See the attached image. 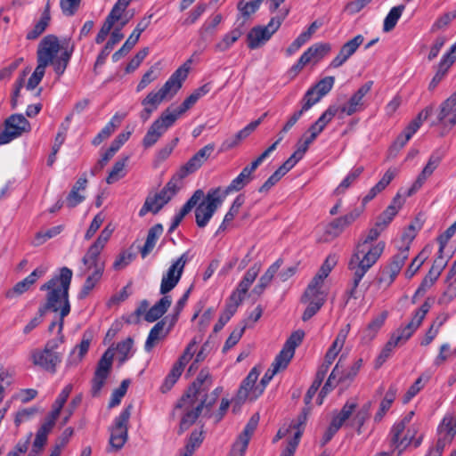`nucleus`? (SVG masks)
Returning a JSON list of instances; mask_svg holds the SVG:
<instances>
[{
  "label": "nucleus",
  "mask_w": 456,
  "mask_h": 456,
  "mask_svg": "<svg viewBox=\"0 0 456 456\" xmlns=\"http://www.w3.org/2000/svg\"><path fill=\"white\" fill-rule=\"evenodd\" d=\"M383 231V228L375 224L359 239L347 265L352 273V280L346 291L349 298L358 297L357 288L361 281L382 256L386 243L376 240Z\"/></svg>",
  "instance_id": "obj_1"
},
{
  "label": "nucleus",
  "mask_w": 456,
  "mask_h": 456,
  "mask_svg": "<svg viewBox=\"0 0 456 456\" xmlns=\"http://www.w3.org/2000/svg\"><path fill=\"white\" fill-rule=\"evenodd\" d=\"M73 273L68 267L60 269L59 274L53 276L47 282L40 287V290L47 291L46 302L44 305L45 313L47 310L60 312L58 320L53 321L49 325V331H53L55 326H58V333L61 334L63 329V319L70 313V304L69 300V290L72 280Z\"/></svg>",
  "instance_id": "obj_2"
},
{
  "label": "nucleus",
  "mask_w": 456,
  "mask_h": 456,
  "mask_svg": "<svg viewBox=\"0 0 456 456\" xmlns=\"http://www.w3.org/2000/svg\"><path fill=\"white\" fill-rule=\"evenodd\" d=\"M189 68L186 64L179 67L166 81L159 91L150 92L144 99L142 100V110L140 112V118L146 122L151 114L157 110L160 103L172 98L182 87L183 82L186 79Z\"/></svg>",
  "instance_id": "obj_3"
},
{
  "label": "nucleus",
  "mask_w": 456,
  "mask_h": 456,
  "mask_svg": "<svg viewBox=\"0 0 456 456\" xmlns=\"http://www.w3.org/2000/svg\"><path fill=\"white\" fill-rule=\"evenodd\" d=\"M430 309L431 303L429 302V298H428L421 306L415 311L409 323L398 328L391 334L389 340L387 342L377 358V367L381 366L391 356L393 350L397 346L404 344L413 335Z\"/></svg>",
  "instance_id": "obj_4"
},
{
  "label": "nucleus",
  "mask_w": 456,
  "mask_h": 456,
  "mask_svg": "<svg viewBox=\"0 0 456 456\" xmlns=\"http://www.w3.org/2000/svg\"><path fill=\"white\" fill-rule=\"evenodd\" d=\"M60 50L58 37L47 35L41 40L37 51V62L45 68L52 65L59 77L65 72L72 54V50H65L57 56Z\"/></svg>",
  "instance_id": "obj_5"
},
{
  "label": "nucleus",
  "mask_w": 456,
  "mask_h": 456,
  "mask_svg": "<svg viewBox=\"0 0 456 456\" xmlns=\"http://www.w3.org/2000/svg\"><path fill=\"white\" fill-rule=\"evenodd\" d=\"M62 343V338L50 339L45 345L44 349H35L31 352V359L35 365L55 373L57 366L61 363L62 356L56 349Z\"/></svg>",
  "instance_id": "obj_6"
},
{
  "label": "nucleus",
  "mask_w": 456,
  "mask_h": 456,
  "mask_svg": "<svg viewBox=\"0 0 456 456\" xmlns=\"http://www.w3.org/2000/svg\"><path fill=\"white\" fill-rule=\"evenodd\" d=\"M132 405H128L117 416L110 428V436L108 452L119 451L128 438L127 425L131 415Z\"/></svg>",
  "instance_id": "obj_7"
},
{
  "label": "nucleus",
  "mask_w": 456,
  "mask_h": 456,
  "mask_svg": "<svg viewBox=\"0 0 456 456\" xmlns=\"http://www.w3.org/2000/svg\"><path fill=\"white\" fill-rule=\"evenodd\" d=\"M223 201L220 187L211 189L208 192L205 200L200 202L195 209L196 224L200 228H203L208 224Z\"/></svg>",
  "instance_id": "obj_8"
},
{
  "label": "nucleus",
  "mask_w": 456,
  "mask_h": 456,
  "mask_svg": "<svg viewBox=\"0 0 456 456\" xmlns=\"http://www.w3.org/2000/svg\"><path fill=\"white\" fill-rule=\"evenodd\" d=\"M179 191L175 179H171L165 187L155 195H149L139 210V216H144L148 212L157 214Z\"/></svg>",
  "instance_id": "obj_9"
},
{
  "label": "nucleus",
  "mask_w": 456,
  "mask_h": 456,
  "mask_svg": "<svg viewBox=\"0 0 456 456\" xmlns=\"http://www.w3.org/2000/svg\"><path fill=\"white\" fill-rule=\"evenodd\" d=\"M288 11L285 12L287 15ZM284 17H273L265 27H254L247 36L248 46L250 49H256L265 44L280 28Z\"/></svg>",
  "instance_id": "obj_10"
},
{
  "label": "nucleus",
  "mask_w": 456,
  "mask_h": 456,
  "mask_svg": "<svg viewBox=\"0 0 456 456\" xmlns=\"http://www.w3.org/2000/svg\"><path fill=\"white\" fill-rule=\"evenodd\" d=\"M30 130V124L22 114H12L4 121V128L0 132V145L7 144L12 140Z\"/></svg>",
  "instance_id": "obj_11"
},
{
  "label": "nucleus",
  "mask_w": 456,
  "mask_h": 456,
  "mask_svg": "<svg viewBox=\"0 0 456 456\" xmlns=\"http://www.w3.org/2000/svg\"><path fill=\"white\" fill-rule=\"evenodd\" d=\"M188 260V252H185L172 263L167 271L163 274L159 289L160 294L167 295L177 285Z\"/></svg>",
  "instance_id": "obj_12"
},
{
  "label": "nucleus",
  "mask_w": 456,
  "mask_h": 456,
  "mask_svg": "<svg viewBox=\"0 0 456 456\" xmlns=\"http://www.w3.org/2000/svg\"><path fill=\"white\" fill-rule=\"evenodd\" d=\"M414 411H409L401 419L396 421L391 428L387 439L388 444L393 450H398L396 456H400L402 452L409 446L407 437H402L407 425L411 421Z\"/></svg>",
  "instance_id": "obj_13"
},
{
  "label": "nucleus",
  "mask_w": 456,
  "mask_h": 456,
  "mask_svg": "<svg viewBox=\"0 0 456 456\" xmlns=\"http://www.w3.org/2000/svg\"><path fill=\"white\" fill-rule=\"evenodd\" d=\"M212 384L211 376L208 370L202 369L196 380L189 387L187 393L177 403L178 407L187 404H193L195 399L199 397L209 388Z\"/></svg>",
  "instance_id": "obj_14"
},
{
  "label": "nucleus",
  "mask_w": 456,
  "mask_h": 456,
  "mask_svg": "<svg viewBox=\"0 0 456 456\" xmlns=\"http://www.w3.org/2000/svg\"><path fill=\"white\" fill-rule=\"evenodd\" d=\"M173 126L174 119L162 112L161 115L150 126L142 138L143 147L146 149L152 147Z\"/></svg>",
  "instance_id": "obj_15"
},
{
  "label": "nucleus",
  "mask_w": 456,
  "mask_h": 456,
  "mask_svg": "<svg viewBox=\"0 0 456 456\" xmlns=\"http://www.w3.org/2000/svg\"><path fill=\"white\" fill-rule=\"evenodd\" d=\"M373 82L368 81L350 97L348 102L343 106H338L339 118H343V114L351 116L364 109L363 98L370 91Z\"/></svg>",
  "instance_id": "obj_16"
},
{
  "label": "nucleus",
  "mask_w": 456,
  "mask_h": 456,
  "mask_svg": "<svg viewBox=\"0 0 456 456\" xmlns=\"http://www.w3.org/2000/svg\"><path fill=\"white\" fill-rule=\"evenodd\" d=\"M152 14L143 17L136 25L134 31L131 33L129 37L126 39L122 47L113 53L112 61L117 62L119 59L126 54L138 42L141 34L149 27L152 18Z\"/></svg>",
  "instance_id": "obj_17"
},
{
  "label": "nucleus",
  "mask_w": 456,
  "mask_h": 456,
  "mask_svg": "<svg viewBox=\"0 0 456 456\" xmlns=\"http://www.w3.org/2000/svg\"><path fill=\"white\" fill-rule=\"evenodd\" d=\"M364 37L362 35H357L354 38L346 42L340 48L337 56L330 61V67L338 69L344 65L362 45Z\"/></svg>",
  "instance_id": "obj_18"
},
{
  "label": "nucleus",
  "mask_w": 456,
  "mask_h": 456,
  "mask_svg": "<svg viewBox=\"0 0 456 456\" xmlns=\"http://www.w3.org/2000/svg\"><path fill=\"white\" fill-rule=\"evenodd\" d=\"M259 374L260 370L257 367H253L248 372V376L242 380L237 393V400L239 402H244L248 398L251 401H254L257 398L255 397L254 390L257 386L256 385V382Z\"/></svg>",
  "instance_id": "obj_19"
},
{
  "label": "nucleus",
  "mask_w": 456,
  "mask_h": 456,
  "mask_svg": "<svg viewBox=\"0 0 456 456\" xmlns=\"http://www.w3.org/2000/svg\"><path fill=\"white\" fill-rule=\"evenodd\" d=\"M360 216V212L354 209L346 215L334 219L325 228V233L331 238H336L342 233V232L353 224Z\"/></svg>",
  "instance_id": "obj_20"
},
{
  "label": "nucleus",
  "mask_w": 456,
  "mask_h": 456,
  "mask_svg": "<svg viewBox=\"0 0 456 456\" xmlns=\"http://www.w3.org/2000/svg\"><path fill=\"white\" fill-rule=\"evenodd\" d=\"M83 266L80 268V274L86 275L90 273L91 269H94L93 277L102 278L105 269V263L100 257V255L87 249L82 258Z\"/></svg>",
  "instance_id": "obj_21"
},
{
  "label": "nucleus",
  "mask_w": 456,
  "mask_h": 456,
  "mask_svg": "<svg viewBox=\"0 0 456 456\" xmlns=\"http://www.w3.org/2000/svg\"><path fill=\"white\" fill-rule=\"evenodd\" d=\"M441 162V158L437 154H432L427 165L424 167L420 174L418 175L411 187L407 191V196H411L419 191L427 179L434 173Z\"/></svg>",
  "instance_id": "obj_22"
},
{
  "label": "nucleus",
  "mask_w": 456,
  "mask_h": 456,
  "mask_svg": "<svg viewBox=\"0 0 456 456\" xmlns=\"http://www.w3.org/2000/svg\"><path fill=\"white\" fill-rule=\"evenodd\" d=\"M304 337L305 332L302 330H297L292 332L286 340L277 357L289 365L290 360L294 356L296 348L302 343Z\"/></svg>",
  "instance_id": "obj_23"
},
{
  "label": "nucleus",
  "mask_w": 456,
  "mask_h": 456,
  "mask_svg": "<svg viewBox=\"0 0 456 456\" xmlns=\"http://www.w3.org/2000/svg\"><path fill=\"white\" fill-rule=\"evenodd\" d=\"M440 260L441 262L439 264H437V260L435 261L428 273L422 280L420 285L415 291V294L412 297L413 303L415 302V298L419 296H423L426 293V291L433 286V284L440 276L443 267L444 265L442 257H440Z\"/></svg>",
  "instance_id": "obj_24"
},
{
  "label": "nucleus",
  "mask_w": 456,
  "mask_h": 456,
  "mask_svg": "<svg viewBox=\"0 0 456 456\" xmlns=\"http://www.w3.org/2000/svg\"><path fill=\"white\" fill-rule=\"evenodd\" d=\"M437 123L449 128L456 125V102L446 99L441 103L437 114Z\"/></svg>",
  "instance_id": "obj_25"
},
{
  "label": "nucleus",
  "mask_w": 456,
  "mask_h": 456,
  "mask_svg": "<svg viewBox=\"0 0 456 456\" xmlns=\"http://www.w3.org/2000/svg\"><path fill=\"white\" fill-rule=\"evenodd\" d=\"M47 272V267L40 265L22 281L17 282L10 293L20 296L27 292L38 279L42 278Z\"/></svg>",
  "instance_id": "obj_26"
},
{
  "label": "nucleus",
  "mask_w": 456,
  "mask_h": 456,
  "mask_svg": "<svg viewBox=\"0 0 456 456\" xmlns=\"http://www.w3.org/2000/svg\"><path fill=\"white\" fill-rule=\"evenodd\" d=\"M204 197L202 190H197L194 191L192 196L185 202L180 211L174 216L171 225L168 229V232H173L177 226L180 224L183 217L197 206L199 201Z\"/></svg>",
  "instance_id": "obj_27"
},
{
  "label": "nucleus",
  "mask_w": 456,
  "mask_h": 456,
  "mask_svg": "<svg viewBox=\"0 0 456 456\" xmlns=\"http://www.w3.org/2000/svg\"><path fill=\"white\" fill-rule=\"evenodd\" d=\"M288 364L284 362L282 360L275 357L273 362L272 363L271 368H269L263 378L261 379L260 384L257 385L255 388V397H259L265 391L267 384L272 380L273 376L280 370L286 369Z\"/></svg>",
  "instance_id": "obj_28"
},
{
  "label": "nucleus",
  "mask_w": 456,
  "mask_h": 456,
  "mask_svg": "<svg viewBox=\"0 0 456 456\" xmlns=\"http://www.w3.org/2000/svg\"><path fill=\"white\" fill-rule=\"evenodd\" d=\"M171 303V297L165 294L146 312L144 319L149 322H153L159 320L170 307Z\"/></svg>",
  "instance_id": "obj_29"
},
{
  "label": "nucleus",
  "mask_w": 456,
  "mask_h": 456,
  "mask_svg": "<svg viewBox=\"0 0 456 456\" xmlns=\"http://www.w3.org/2000/svg\"><path fill=\"white\" fill-rule=\"evenodd\" d=\"M199 399H195L193 404H187L185 406L180 407L184 410V414L181 419L180 428L182 429H186L190 426H191L199 418L200 414L202 412V404H199ZM176 408H179L176 405Z\"/></svg>",
  "instance_id": "obj_30"
},
{
  "label": "nucleus",
  "mask_w": 456,
  "mask_h": 456,
  "mask_svg": "<svg viewBox=\"0 0 456 456\" xmlns=\"http://www.w3.org/2000/svg\"><path fill=\"white\" fill-rule=\"evenodd\" d=\"M281 265V259H278L273 265H271L266 272L259 279L258 284L255 286L252 293L258 297L262 295L265 288L271 283L273 276L278 272Z\"/></svg>",
  "instance_id": "obj_31"
},
{
  "label": "nucleus",
  "mask_w": 456,
  "mask_h": 456,
  "mask_svg": "<svg viewBox=\"0 0 456 456\" xmlns=\"http://www.w3.org/2000/svg\"><path fill=\"white\" fill-rule=\"evenodd\" d=\"M50 20V2L48 1L41 14L40 20L35 24L34 28L27 33L26 38L28 40L37 39L45 32L49 25Z\"/></svg>",
  "instance_id": "obj_32"
},
{
  "label": "nucleus",
  "mask_w": 456,
  "mask_h": 456,
  "mask_svg": "<svg viewBox=\"0 0 456 456\" xmlns=\"http://www.w3.org/2000/svg\"><path fill=\"white\" fill-rule=\"evenodd\" d=\"M163 232V226L160 224H157L150 228L146 241L143 247L141 248V255L142 258H145L154 248L157 240Z\"/></svg>",
  "instance_id": "obj_33"
},
{
  "label": "nucleus",
  "mask_w": 456,
  "mask_h": 456,
  "mask_svg": "<svg viewBox=\"0 0 456 456\" xmlns=\"http://www.w3.org/2000/svg\"><path fill=\"white\" fill-rule=\"evenodd\" d=\"M364 168L362 166L354 167L346 175V176L341 181L338 186L335 189L334 193L337 195L343 194L350 188L354 183L357 182Z\"/></svg>",
  "instance_id": "obj_34"
},
{
  "label": "nucleus",
  "mask_w": 456,
  "mask_h": 456,
  "mask_svg": "<svg viewBox=\"0 0 456 456\" xmlns=\"http://www.w3.org/2000/svg\"><path fill=\"white\" fill-rule=\"evenodd\" d=\"M129 160V156H123L113 165L109 175L106 178L108 184H112L126 175V167Z\"/></svg>",
  "instance_id": "obj_35"
},
{
  "label": "nucleus",
  "mask_w": 456,
  "mask_h": 456,
  "mask_svg": "<svg viewBox=\"0 0 456 456\" xmlns=\"http://www.w3.org/2000/svg\"><path fill=\"white\" fill-rule=\"evenodd\" d=\"M242 31L240 28H234L225 34L222 39L215 45L217 52H225L241 37Z\"/></svg>",
  "instance_id": "obj_36"
},
{
  "label": "nucleus",
  "mask_w": 456,
  "mask_h": 456,
  "mask_svg": "<svg viewBox=\"0 0 456 456\" xmlns=\"http://www.w3.org/2000/svg\"><path fill=\"white\" fill-rule=\"evenodd\" d=\"M191 290V287L189 288L183 293V295L179 298V300L176 302V304L174 307V310H173V314L171 315H168L166 317V320H168V329H167V332H168L172 329V327L175 324V322H177L181 312L183 311L185 305L187 304Z\"/></svg>",
  "instance_id": "obj_37"
},
{
  "label": "nucleus",
  "mask_w": 456,
  "mask_h": 456,
  "mask_svg": "<svg viewBox=\"0 0 456 456\" xmlns=\"http://www.w3.org/2000/svg\"><path fill=\"white\" fill-rule=\"evenodd\" d=\"M370 403L368 402L364 403L355 413L354 416L350 425L352 427L356 428V432L358 435L362 434V428L366 422V420L370 418Z\"/></svg>",
  "instance_id": "obj_38"
},
{
  "label": "nucleus",
  "mask_w": 456,
  "mask_h": 456,
  "mask_svg": "<svg viewBox=\"0 0 456 456\" xmlns=\"http://www.w3.org/2000/svg\"><path fill=\"white\" fill-rule=\"evenodd\" d=\"M404 9L405 6L403 4H400L391 8V10L389 11V12L387 13L384 20L383 30L385 32H389L395 27Z\"/></svg>",
  "instance_id": "obj_39"
},
{
  "label": "nucleus",
  "mask_w": 456,
  "mask_h": 456,
  "mask_svg": "<svg viewBox=\"0 0 456 456\" xmlns=\"http://www.w3.org/2000/svg\"><path fill=\"white\" fill-rule=\"evenodd\" d=\"M325 369H326V367L318 369L316 375H315V379H314L313 384L311 385V387L308 388V390L305 395L304 401H305V404H309L311 403L312 399L314 398L316 392L320 388V387L328 372L327 370H325Z\"/></svg>",
  "instance_id": "obj_40"
},
{
  "label": "nucleus",
  "mask_w": 456,
  "mask_h": 456,
  "mask_svg": "<svg viewBox=\"0 0 456 456\" xmlns=\"http://www.w3.org/2000/svg\"><path fill=\"white\" fill-rule=\"evenodd\" d=\"M203 442L201 431L194 430L191 433L189 439L184 446V451L181 456H191L194 451L200 446Z\"/></svg>",
  "instance_id": "obj_41"
},
{
  "label": "nucleus",
  "mask_w": 456,
  "mask_h": 456,
  "mask_svg": "<svg viewBox=\"0 0 456 456\" xmlns=\"http://www.w3.org/2000/svg\"><path fill=\"white\" fill-rule=\"evenodd\" d=\"M183 371V370L181 369L180 366L174 364L171 370L169 371L167 376L165 378V379L161 385V387H160L161 392L167 393V391H169L174 387V385L176 383L178 379L181 377Z\"/></svg>",
  "instance_id": "obj_42"
},
{
  "label": "nucleus",
  "mask_w": 456,
  "mask_h": 456,
  "mask_svg": "<svg viewBox=\"0 0 456 456\" xmlns=\"http://www.w3.org/2000/svg\"><path fill=\"white\" fill-rule=\"evenodd\" d=\"M223 16L218 13L208 19L200 28V35L203 39L215 33L216 28L220 24Z\"/></svg>",
  "instance_id": "obj_43"
},
{
  "label": "nucleus",
  "mask_w": 456,
  "mask_h": 456,
  "mask_svg": "<svg viewBox=\"0 0 456 456\" xmlns=\"http://www.w3.org/2000/svg\"><path fill=\"white\" fill-rule=\"evenodd\" d=\"M112 234V230L106 226L100 233L96 240L89 247L88 250L101 255V252L104 248L106 243L110 240Z\"/></svg>",
  "instance_id": "obj_44"
},
{
  "label": "nucleus",
  "mask_w": 456,
  "mask_h": 456,
  "mask_svg": "<svg viewBox=\"0 0 456 456\" xmlns=\"http://www.w3.org/2000/svg\"><path fill=\"white\" fill-rule=\"evenodd\" d=\"M387 317V313L383 312L379 316L375 317L367 326L365 332V337L372 339L375 338L379 330L382 328L385 323V321Z\"/></svg>",
  "instance_id": "obj_45"
},
{
  "label": "nucleus",
  "mask_w": 456,
  "mask_h": 456,
  "mask_svg": "<svg viewBox=\"0 0 456 456\" xmlns=\"http://www.w3.org/2000/svg\"><path fill=\"white\" fill-rule=\"evenodd\" d=\"M159 76V69L158 65L151 66L142 77V79L136 86V92L142 91L148 85L158 79Z\"/></svg>",
  "instance_id": "obj_46"
},
{
  "label": "nucleus",
  "mask_w": 456,
  "mask_h": 456,
  "mask_svg": "<svg viewBox=\"0 0 456 456\" xmlns=\"http://www.w3.org/2000/svg\"><path fill=\"white\" fill-rule=\"evenodd\" d=\"M437 433L446 437L451 435V439L452 440L456 435V420L454 421L452 417H444L438 426Z\"/></svg>",
  "instance_id": "obj_47"
},
{
  "label": "nucleus",
  "mask_w": 456,
  "mask_h": 456,
  "mask_svg": "<svg viewBox=\"0 0 456 456\" xmlns=\"http://www.w3.org/2000/svg\"><path fill=\"white\" fill-rule=\"evenodd\" d=\"M409 256V246L400 248L399 252L392 256L387 267L401 271Z\"/></svg>",
  "instance_id": "obj_48"
},
{
  "label": "nucleus",
  "mask_w": 456,
  "mask_h": 456,
  "mask_svg": "<svg viewBox=\"0 0 456 456\" xmlns=\"http://www.w3.org/2000/svg\"><path fill=\"white\" fill-rule=\"evenodd\" d=\"M203 165L202 161L194 154L179 170L180 178L197 171Z\"/></svg>",
  "instance_id": "obj_49"
},
{
  "label": "nucleus",
  "mask_w": 456,
  "mask_h": 456,
  "mask_svg": "<svg viewBox=\"0 0 456 456\" xmlns=\"http://www.w3.org/2000/svg\"><path fill=\"white\" fill-rule=\"evenodd\" d=\"M129 383L130 381L128 379H124L120 386L112 392L110 400L109 402V408L116 407L120 403L122 398L125 396L127 391Z\"/></svg>",
  "instance_id": "obj_50"
},
{
  "label": "nucleus",
  "mask_w": 456,
  "mask_h": 456,
  "mask_svg": "<svg viewBox=\"0 0 456 456\" xmlns=\"http://www.w3.org/2000/svg\"><path fill=\"white\" fill-rule=\"evenodd\" d=\"M86 279L79 292V298L86 297L90 292L94 289L96 284L101 281L102 278L93 277L94 275V269H91L90 273H86Z\"/></svg>",
  "instance_id": "obj_51"
},
{
  "label": "nucleus",
  "mask_w": 456,
  "mask_h": 456,
  "mask_svg": "<svg viewBox=\"0 0 456 456\" xmlns=\"http://www.w3.org/2000/svg\"><path fill=\"white\" fill-rule=\"evenodd\" d=\"M134 258V253L128 250L122 251L115 259L112 267L116 271L122 270L126 267Z\"/></svg>",
  "instance_id": "obj_52"
},
{
  "label": "nucleus",
  "mask_w": 456,
  "mask_h": 456,
  "mask_svg": "<svg viewBox=\"0 0 456 456\" xmlns=\"http://www.w3.org/2000/svg\"><path fill=\"white\" fill-rule=\"evenodd\" d=\"M335 83V77L329 76L321 79L312 88L322 98L325 96L333 87Z\"/></svg>",
  "instance_id": "obj_53"
},
{
  "label": "nucleus",
  "mask_w": 456,
  "mask_h": 456,
  "mask_svg": "<svg viewBox=\"0 0 456 456\" xmlns=\"http://www.w3.org/2000/svg\"><path fill=\"white\" fill-rule=\"evenodd\" d=\"M117 21L118 20L108 14L104 23L102 24L101 29L96 35V44H102L106 39L107 36L109 35V33L110 32L111 28Z\"/></svg>",
  "instance_id": "obj_54"
},
{
  "label": "nucleus",
  "mask_w": 456,
  "mask_h": 456,
  "mask_svg": "<svg viewBox=\"0 0 456 456\" xmlns=\"http://www.w3.org/2000/svg\"><path fill=\"white\" fill-rule=\"evenodd\" d=\"M45 67L37 63L34 72L31 74L26 85V88L28 90H34L40 84L45 76Z\"/></svg>",
  "instance_id": "obj_55"
},
{
  "label": "nucleus",
  "mask_w": 456,
  "mask_h": 456,
  "mask_svg": "<svg viewBox=\"0 0 456 456\" xmlns=\"http://www.w3.org/2000/svg\"><path fill=\"white\" fill-rule=\"evenodd\" d=\"M336 115H338V106L330 105L314 123H316L319 127H322L323 131L325 126L332 120Z\"/></svg>",
  "instance_id": "obj_56"
},
{
  "label": "nucleus",
  "mask_w": 456,
  "mask_h": 456,
  "mask_svg": "<svg viewBox=\"0 0 456 456\" xmlns=\"http://www.w3.org/2000/svg\"><path fill=\"white\" fill-rule=\"evenodd\" d=\"M322 97L316 94V92L311 87L305 94L302 99V107L300 110H303L305 113L308 110H310L314 104H316Z\"/></svg>",
  "instance_id": "obj_57"
},
{
  "label": "nucleus",
  "mask_w": 456,
  "mask_h": 456,
  "mask_svg": "<svg viewBox=\"0 0 456 456\" xmlns=\"http://www.w3.org/2000/svg\"><path fill=\"white\" fill-rule=\"evenodd\" d=\"M82 0H60V7L64 16H74L80 7Z\"/></svg>",
  "instance_id": "obj_58"
},
{
  "label": "nucleus",
  "mask_w": 456,
  "mask_h": 456,
  "mask_svg": "<svg viewBox=\"0 0 456 456\" xmlns=\"http://www.w3.org/2000/svg\"><path fill=\"white\" fill-rule=\"evenodd\" d=\"M263 1L264 0H252L250 2H244L242 0L238 4V9L242 16L249 17L258 10Z\"/></svg>",
  "instance_id": "obj_59"
},
{
  "label": "nucleus",
  "mask_w": 456,
  "mask_h": 456,
  "mask_svg": "<svg viewBox=\"0 0 456 456\" xmlns=\"http://www.w3.org/2000/svg\"><path fill=\"white\" fill-rule=\"evenodd\" d=\"M63 225H56L45 232H38L36 234V241L37 245L45 243L47 240L53 238L63 231Z\"/></svg>",
  "instance_id": "obj_60"
},
{
  "label": "nucleus",
  "mask_w": 456,
  "mask_h": 456,
  "mask_svg": "<svg viewBox=\"0 0 456 456\" xmlns=\"http://www.w3.org/2000/svg\"><path fill=\"white\" fill-rule=\"evenodd\" d=\"M116 128L117 124L107 123L105 126L94 136L92 141V144L94 146L100 145L114 133Z\"/></svg>",
  "instance_id": "obj_61"
},
{
  "label": "nucleus",
  "mask_w": 456,
  "mask_h": 456,
  "mask_svg": "<svg viewBox=\"0 0 456 456\" xmlns=\"http://www.w3.org/2000/svg\"><path fill=\"white\" fill-rule=\"evenodd\" d=\"M196 351V341L190 342L184 349L183 354L179 357L177 362L175 363L180 366L181 369H184L185 365L191 360Z\"/></svg>",
  "instance_id": "obj_62"
},
{
  "label": "nucleus",
  "mask_w": 456,
  "mask_h": 456,
  "mask_svg": "<svg viewBox=\"0 0 456 456\" xmlns=\"http://www.w3.org/2000/svg\"><path fill=\"white\" fill-rule=\"evenodd\" d=\"M450 67L448 64L445 63V61H440L438 64L437 70L433 77L432 80L429 83L428 89L434 90L437 85L443 80V78L445 77L448 69Z\"/></svg>",
  "instance_id": "obj_63"
},
{
  "label": "nucleus",
  "mask_w": 456,
  "mask_h": 456,
  "mask_svg": "<svg viewBox=\"0 0 456 456\" xmlns=\"http://www.w3.org/2000/svg\"><path fill=\"white\" fill-rule=\"evenodd\" d=\"M108 379L107 375L98 373L94 371V378L92 379V387H91V394L94 397L99 396L102 387H104L106 380Z\"/></svg>",
  "instance_id": "obj_64"
}]
</instances>
